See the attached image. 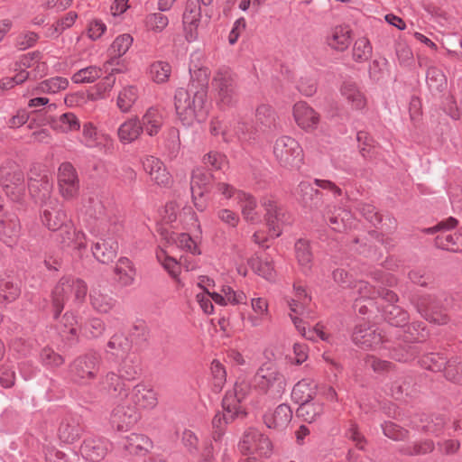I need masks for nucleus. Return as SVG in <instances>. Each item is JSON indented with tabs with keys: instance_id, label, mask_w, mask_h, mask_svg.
<instances>
[{
	"instance_id": "f257e3e1",
	"label": "nucleus",
	"mask_w": 462,
	"mask_h": 462,
	"mask_svg": "<svg viewBox=\"0 0 462 462\" xmlns=\"http://www.w3.org/2000/svg\"><path fill=\"white\" fill-rule=\"evenodd\" d=\"M207 93L204 88L193 93L179 88L174 96V105L177 116L184 125L190 126L195 123H200L207 116L206 108Z\"/></svg>"
},
{
	"instance_id": "f03ea898",
	"label": "nucleus",
	"mask_w": 462,
	"mask_h": 462,
	"mask_svg": "<svg viewBox=\"0 0 462 462\" xmlns=\"http://www.w3.org/2000/svg\"><path fill=\"white\" fill-rule=\"evenodd\" d=\"M87 285L78 279L62 278L54 287L51 293V302L54 317L61 313L66 301L72 300L75 304H80L87 295Z\"/></svg>"
},
{
	"instance_id": "7ed1b4c3",
	"label": "nucleus",
	"mask_w": 462,
	"mask_h": 462,
	"mask_svg": "<svg viewBox=\"0 0 462 462\" xmlns=\"http://www.w3.org/2000/svg\"><path fill=\"white\" fill-rule=\"evenodd\" d=\"M273 155L279 165L287 170L299 169L304 153L300 144L290 136H281L273 144Z\"/></svg>"
},
{
	"instance_id": "20e7f679",
	"label": "nucleus",
	"mask_w": 462,
	"mask_h": 462,
	"mask_svg": "<svg viewBox=\"0 0 462 462\" xmlns=\"http://www.w3.org/2000/svg\"><path fill=\"white\" fill-rule=\"evenodd\" d=\"M162 217L165 223L175 224V227L182 226L187 231L200 233V225L196 213L190 207L177 200L170 201L165 205Z\"/></svg>"
},
{
	"instance_id": "39448f33",
	"label": "nucleus",
	"mask_w": 462,
	"mask_h": 462,
	"mask_svg": "<svg viewBox=\"0 0 462 462\" xmlns=\"http://www.w3.org/2000/svg\"><path fill=\"white\" fill-rule=\"evenodd\" d=\"M255 387L272 398L282 396L286 388L284 376L273 365H263L254 376Z\"/></svg>"
},
{
	"instance_id": "423d86ee",
	"label": "nucleus",
	"mask_w": 462,
	"mask_h": 462,
	"mask_svg": "<svg viewBox=\"0 0 462 462\" xmlns=\"http://www.w3.org/2000/svg\"><path fill=\"white\" fill-rule=\"evenodd\" d=\"M0 182L6 195L13 200H20L25 193L24 175L20 166L8 162L0 168Z\"/></svg>"
},
{
	"instance_id": "0eeeda50",
	"label": "nucleus",
	"mask_w": 462,
	"mask_h": 462,
	"mask_svg": "<svg viewBox=\"0 0 462 462\" xmlns=\"http://www.w3.org/2000/svg\"><path fill=\"white\" fill-rule=\"evenodd\" d=\"M238 448L242 453L269 457L273 454V445L270 438L254 428L248 429L243 435Z\"/></svg>"
},
{
	"instance_id": "6e6552de",
	"label": "nucleus",
	"mask_w": 462,
	"mask_h": 462,
	"mask_svg": "<svg viewBox=\"0 0 462 462\" xmlns=\"http://www.w3.org/2000/svg\"><path fill=\"white\" fill-rule=\"evenodd\" d=\"M40 186L42 194L39 196V199L45 202L46 207L42 211V221L49 229L58 230L64 225L66 214L57 207L56 199L54 202L51 200V183L48 180H42Z\"/></svg>"
},
{
	"instance_id": "1a4fd4ad",
	"label": "nucleus",
	"mask_w": 462,
	"mask_h": 462,
	"mask_svg": "<svg viewBox=\"0 0 462 462\" xmlns=\"http://www.w3.org/2000/svg\"><path fill=\"white\" fill-rule=\"evenodd\" d=\"M217 103L222 108L233 106L237 99L234 76L228 70H219L213 79Z\"/></svg>"
},
{
	"instance_id": "9d476101",
	"label": "nucleus",
	"mask_w": 462,
	"mask_h": 462,
	"mask_svg": "<svg viewBox=\"0 0 462 462\" xmlns=\"http://www.w3.org/2000/svg\"><path fill=\"white\" fill-rule=\"evenodd\" d=\"M292 115L297 125L307 133L315 131L320 122V115L304 101L293 106Z\"/></svg>"
},
{
	"instance_id": "9b49d317",
	"label": "nucleus",
	"mask_w": 462,
	"mask_h": 462,
	"mask_svg": "<svg viewBox=\"0 0 462 462\" xmlns=\"http://www.w3.org/2000/svg\"><path fill=\"white\" fill-rule=\"evenodd\" d=\"M250 391L251 387L249 382L245 379H239L235 383L233 390L226 393L223 400V409L244 416L245 411L242 402Z\"/></svg>"
},
{
	"instance_id": "f8f14e48",
	"label": "nucleus",
	"mask_w": 462,
	"mask_h": 462,
	"mask_svg": "<svg viewBox=\"0 0 462 462\" xmlns=\"http://www.w3.org/2000/svg\"><path fill=\"white\" fill-rule=\"evenodd\" d=\"M58 184L61 196L69 199L79 191V180L74 167L68 162L62 163L59 168Z\"/></svg>"
},
{
	"instance_id": "ddd939ff",
	"label": "nucleus",
	"mask_w": 462,
	"mask_h": 462,
	"mask_svg": "<svg viewBox=\"0 0 462 462\" xmlns=\"http://www.w3.org/2000/svg\"><path fill=\"white\" fill-rule=\"evenodd\" d=\"M263 206L266 211V224L269 226L271 236L277 237L282 231V226L289 221L287 216L282 208H278L276 203L271 199H264Z\"/></svg>"
},
{
	"instance_id": "4468645a",
	"label": "nucleus",
	"mask_w": 462,
	"mask_h": 462,
	"mask_svg": "<svg viewBox=\"0 0 462 462\" xmlns=\"http://www.w3.org/2000/svg\"><path fill=\"white\" fill-rule=\"evenodd\" d=\"M33 60L34 57L31 55H23L20 58L19 61L15 63L16 74L14 77H5L0 79V94L13 88L15 85L23 83L30 77L31 73L26 69L32 65Z\"/></svg>"
},
{
	"instance_id": "2eb2a0df",
	"label": "nucleus",
	"mask_w": 462,
	"mask_h": 462,
	"mask_svg": "<svg viewBox=\"0 0 462 462\" xmlns=\"http://www.w3.org/2000/svg\"><path fill=\"white\" fill-rule=\"evenodd\" d=\"M130 401L139 410H152L158 403L157 393L149 385L139 383L135 385L131 393Z\"/></svg>"
},
{
	"instance_id": "dca6fc26",
	"label": "nucleus",
	"mask_w": 462,
	"mask_h": 462,
	"mask_svg": "<svg viewBox=\"0 0 462 462\" xmlns=\"http://www.w3.org/2000/svg\"><path fill=\"white\" fill-rule=\"evenodd\" d=\"M339 91L345 103L351 110L363 111L366 107L367 99L356 83L345 81Z\"/></svg>"
},
{
	"instance_id": "f3484780",
	"label": "nucleus",
	"mask_w": 462,
	"mask_h": 462,
	"mask_svg": "<svg viewBox=\"0 0 462 462\" xmlns=\"http://www.w3.org/2000/svg\"><path fill=\"white\" fill-rule=\"evenodd\" d=\"M251 310L244 318L253 328L261 326L264 321L270 319L269 302L263 297H253L250 300Z\"/></svg>"
},
{
	"instance_id": "a211bd4d",
	"label": "nucleus",
	"mask_w": 462,
	"mask_h": 462,
	"mask_svg": "<svg viewBox=\"0 0 462 462\" xmlns=\"http://www.w3.org/2000/svg\"><path fill=\"white\" fill-rule=\"evenodd\" d=\"M165 121L163 111L157 106H151L142 116L140 124L143 131L149 136H154L159 134Z\"/></svg>"
},
{
	"instance_id": "6ab92c4d",
	"label": "nucleus",
	"mask_w": 462,
	"mask_h": 462,
	"mask_svg": "<svg viewBox=\"0 0 462 462\" xmlns=\"http://www.w3.org/2000/svg\"><path fill=\"white\" fill-rule=\"evenodd\" d=\"M292 419V411L287 404H280L274 410L266 412L263 422L269 429L283 430Z\"/></svg>"
},
{
	"instance_id": "aec40b11",
	"label": "nucleus",
	"mask_w": 462,
	"mask_h": 462,
	"mask_svg": "<svg viewBox=\"0 0 462 462\" xmlns=\"http://www.w3.org/2000/svg\"><path fill=\"white\" fill-rule=\"evenodd\" d=\"M200 18V7L196 4L189 5L183 14L184 33L188 42H194L198 39Z\"/></svg>"
},
{
	"instance_id": "412c9836",
	"label": "nucleus",
	"mask_w": 462,
	"mask_h": 462,
	"mask_svg": "<svg viewBox=\"0 0 462 462\" xmlns=\"http://www.w3.org/2000/svg\"><path fill=\"white\" fill-rule=\"evenodd\" d=\"M109 450V443L101 439H86L80 448L82 456L89 461L97 462L102 460Z\"/></svg>"
},
{
	"instance_id": "4be33fe9",
	"label": "nucleus",
	"mask_w": 462,
	"mask_h": 462,
	"mask_svg": "<svg viewBox=\"0 0 462 462\" xmlns=\"http://www.w3.org/2000/svg\"><path fill=\"white\" fill-rule=\"evenodd\" d=\"M138 419L134 409L120 404L117 405L111 415V423L118 430H125L133 426Z\"/></svg>"
},
{
	"instance_id": "5701e85b",
	"label": "nucleus",
	"mask_w": 462,
	"mask_h": 462,
	"mask_svg": "<svg viewBox=\"0 0 462 462\" xmlns=\"http://www.w3.org/2000/svg\"><path fill=\"white\" fill-rule=\"evenodd\" d=\"M20 232L21 225L16 215L6 213L0 217V236L5 244L13 243Z\"/></svg>"
},
{
	"instance_id": "b1692460",
	"label": "nucleus",
	"mask_w": 462,
	"mask_h": 462,
	"mask_svg": "<svg viewBox=\"0 0 462 462\" xmlns=\"http://www.w3.org/2000/svg\"><path fill=\"white\" fill-rule=\"evenodd\" d=\"M89 297L92 307L101 313H107L116 305V300L111 296L109 291L104 287L93 288Z\"/></svg>"
},
{
	"instance_id": "393cba45",
	"label": "nucleus",
	"mask_w": 462,
	"mask_h": 462,
	"mask_svg": "<svg viewBox=\"0 0 462 462\" xmlns=\"http://www.w3.org/2000/svg\"><path fill=\"white\" fill-rule=\"evenodd\" d=\"M190 234H199L198 232H189L188 233H176V232H166L162 233L163 239L170 245H175L177 247L184 249L188 252H190L193 254H199L200 252L195 243V241L191 238Z\"/></svg>"
},
{
	"instance_id": "a878e982",
	"label": "nucleus",
	"mask_w": 462,
	"mask_h": 462,
	"mask_svg": "<svg viewBox=\"0 0 462 462\" xmlns=\"http://www.w3.org/2000/svg\"><path fill=\"white\" fill-rule=\"evenodd\" d=\"M213 300L216 304L220 306L245 304L247 296L243 291H235L232 287L225 285L220 292L213 294Z\"/></svg>"
},
{
	"instance_id": "bb28decb",
	"label": "nucleus",
	"mask_w": 462,
	"mask_h": 462,
	"mask_svg": "<svg viewBox=\"0 0 462 462\" xmlns=\"http://www.w3.org/2000/svg\"><path fill=\"white\" fill-rule=\"evenodd\" d=\"M97 363V359L93 356L78 358L73 364V372L79 379L87 382L95 377Z\"/></svg>"
},
{
	"instance_id": "cd10ccee",
	"label": "nucleus",
	"mask_w": 462,
	"mask_h": 462,
	"mask_svg": "<svg viewBox=\"0 0 462 462\" xmlns=\"http://www.w3.org/2000/svg\"><path fill=\"white\" fill-rule=\"evenodd\" d=\"M143 133L138 117H131L125 121L118 128L119 140L124 143H131L137 140Z\"/></svg>"
},
{
	"instance_id": "c85d7f7f",
	"label": "nucleus",
	"mask_w": 462,
	"mask_h": 462,
	"mask_svg": "<svg viewBox=\"0 0 462 462\" xmlns=\"http://www.w3.org/2000/svg\"><path fill=\"white\" fill-rule=\"evenodd\" d=\"M310 301L305 287L301 283L293 285L292 295L286 298V302L292 313L301 314Z\"/></svg>"
},
{
	"instance_id": "c756f323",
	"label": "nucleus",
	"mask_w": 462,
	"mask_h": 462,
	"mask_svg": "<svg viewBox=\"0 0 462 462\" xmlns=\"http://www.w3.org/2000/svg\"><path fill=\"white\" fill-rule=\"evenodd\" d=\"M317 393V384L311 379H302L298 382L291 392L292 399L298 403L310 402Z\"/></svg>"
},
{
	"instance_id": "7c9ffc66",
	"label": "nucleus",
	"mask_w": 462,
	"mask_h": 462,
	"mask_svg": "<svg viewBox=\"0 0 462 462\" xmlns=\"http://www.w3.org/2000/svg\"><path fill=\"white\" fill-rule=\"evenodd\" d=\"M117 243L113 238L101 239L93 247L96 259L103 263L111 262L116 255Z\"/></svg>"
},
{
	"instance_id": "2f4dec72",
	"label": "nucleus",
	"mask_w": 462,
	"mask_h": 462,
	"mask_svg": "<svg viewBox=\"0 0 462 462\" xmlns=\"http://www.w3.org/2000/svg\"><path fill=\"white\" fill-rule=\"evenodd\" d=\"M238 204L245 221L254 224L260 220V214L256 210L255 199L247 193H239Z\"/></svg>"
},
{
	"instance_id": "473e14b6",
	"label": "nucleus",
	"mask_w": 462,
	"mask_h": 462,
	"mask_svg": "<svg viewBox=\"0 0 462 462\" xmlns=\"http://www.w3.org/2000/svg\"><path fill=\"white\" fill-rule=\"evenodd\" d=\"M152 446L149 438L144 435L132 433L125 443V448L133 455H144Z\"/></svg>"
},
{
	"instance_id": "72a5a7b5",
	"label": "nucleus",
	"mask_w": 462,
	"mask_h": 462,
	"mask_svg": "<svg viewBox=\"0 0 462 462\" xmlns=\"http://www.w3.org/2000/svg\"><path fill=\"white\" fill-rule=\"evenodd\" d=\"M351 30L346 25L335 27L328 37L329 46L337 51H345L350 43Z\"/></svg>"
},
{
	"instance_id": "f704fd0d",
	"label": "nucleus",
	"mask_w": 462,
	"mask_h": 462,
	"mask_svg": "<svg viewBox=\"0 0 462 462\" xmlns=\"http://www.w3.org/2000/svg\"><path fill=\"white\" fill-rule=\"evenodd\" d=\"M116 280L122 286H130L133 284L135 276V270L130 260L121 258L118 260L116 268Z\"/></svg>"
},
{
	"instance_id": "c9c22d12",
	"label": "nucleus",
	"mask_w": 462,
	"mask_h": 462,
	"mask_svg": "<svg viewBox=\"0 0 462 462\" xmlns=\"http://www.w3.org/2000/svg\"><path fill=\"white\" fill-rule=\"evenodd\" d=\"M292 322L296 327L297 330L301 334L302 337H306L309 340H317L318 338L330 342L331 336L325 331V328L321 324H317L313 328L306 330L305 326H303V322L297 317H293L291 314Z\"/></svg>"
},
{
	"instance_id": "e433bc0d",
	"label": "nucleus",
	"mask_w": 462,
	"mask_h": 462,
	"mask_svg": "<svg viewBox=\"0 0 462 462\" xmlns=\"http://www.w3.org/2000/svg\"><path fill=\"white\" fill-rule=\"evenodd\" d=\"M353 340L363 347H370L381 341V336L366 326H358L353 333Z\"/></svg>"
},
{
	"instance_id": "4c0bfd02",
	"label": "nucleus",
	"mask_w": 462,
	"mask_h": 462,
	"mask_svg": "<svg viewBox=\"0 0 462 462\" xmlns=\"http://www.w3.org/2000/svg\"><path fill=\"white\" fill-rule=\"evenodd\" d=\"M139 97L138 88L133 85L124 87L116 97V106L123 113L130 111Z\"/></svg>"
},
{
	"instance_id": "58836bf2",
	"label": "nucleus",
	"mask_w": 462,
	"mask_h": 462,
	"mask_svg": "<svg viewBox=\"0 0 462 462\" xmlns=\"http://www.w3.org/2000/svg\"><path fill=\"white\" fill-rule=\"evenodd\" d=\"M103 385L107 393L114 398L124 399L128 396L125 383L114 373L106 374Z\"/></svg>"
},
{
	"instance_id": "ea45409f",
	"label": "nucleus",
	"mask_w": 462,
	"mask_h": 462,
	"mask_svg": "<svg viewBox=\"0 0 462 462\" xmlns=\"http://www.w3.org/2000/svg\"><path fill=\"white\" fill-rule=\"evenodd\" d=\"M69 86V80L63 77H54L42 81L33 90L32 94H55L64 90Z\"/></svg>"
},
{
	"instance_id": "a19ab883",
	"label": "nucleus",
	"mask_w": 462,
	"mask_h": 462,
	"mask_svg": "<svg viewBox=\"0 0 462 462\" xmlns=\"http://www.w3.org/2000/svg\"><path fill=\"white\" fill-rule=\"evenodd\" d=\"M438 247L451 252H458L462 249V234L443 232L436 237Z\"/></svg>"
},
{
	"instance_id": "79ce46f5",
	"label": "nucleus",
	"mask_w": 462,
	"mask_h": 462,
	"mask_svg": "<svg viewBox=\"0 0 462 462\" xmlns=\"http://www.w3.org/2000/svg\"><path fill=\"white\" fill-rule=\"evenodd\" d=\"M209 181L210 174H208L204 169H194L190 181L191 192H195V194H199L200 197H204V194L208 191Z\"/></svg>"
},
{
	"instance_id": "37998d69",
	"label": "nucleus",
	"mask_w": 462,
	"mask_h": 462,
	"mask_svg": "<svg viewBox=\"0 0 462 462\" xmlns=\"http://www.w3.org/2000/svg\"><path fill=\"white\" fill-rule=\"evenodd\" d=\"M171 74V66L165 61H154L148 69L149 78L157 84H162L168 81Z\"/></svg>"
},
{
	"instance_id": "c03bdc74",
	"label": "nucleus",
	"mask_w": 462,
	"mask_h": 462,
	"mask_svg": "<svg viewBox=\"0 0 462 462\" xmlns=\"http://www.w3.org/2000/svg\"><path fill=\"white\" fill-rule=\"evenodd\" d=\"M295 257L301 267L305 271H309L312 263V252L308 241L300 239L295 244Z\"/></svg>"
},
{
	"instance_id": "a18cd8bd",
	"label": "nucleus",
	"mask_w": 462,
	"mask_h": 462,
	"mask_svg": "<svg viewBox=\"0 0 462 462\" xmlns=\"http://www.w3.org/2000/svg\"><path fill=\"white\" fill-rule=\"evenodd\" d=\"M107 136L99 134L97 128L91 124L87 123L83 125L81 143L89 148H94L101 145Z\"/></svg>"
},
{
	"instance_id": "49530a36",
	"label": "nucleus",
	"mask_w": 462,
	"mask_h": 462,
	"mask_svg": "<svg viewBox=\"0 0 462 462\" xmlns=\"http://www.w3.org/2000/svg\"><path fill=\"white\" fill-rule=\"evenodd\" d=\"M358 291L362 297L374 298L375 295H378L389 302H395L398 300L397 295L393 291L384 288L374 289L364 282L358 283Z\"/></svg>"
},
{
	"instance_id": "de8ad7c7",
	"label": "nucleus",
	"mask_w": 462,
	"mask_h": 462,
	"mask_svg": "<svg viewBox=\"0 0 462 462\" xmlns=\"http://www.w3.org/2000/svg\"><path fill=\"white\" fill-rule=\"evenodd\" d=\"M323 412V405L319 402H306L300 404L297 415L307 422H313Z\"/></svg>"
},
{
	"instance_id": "09e8293b",
	"label": "nucleus",
	"mask_w": 462,
	"mask_h": 462,
	"mask_svg": "<svg viewBox=\"0 0 462 462\" xmlns=\"http://www.w3.org/2000/svg\"><path fill=\"white\" fill-rule=\"evenodd\" d=\"M293 354L294 357H291L277 349L275 353H272V356L274 359H282L284 356L288 363L301 365L308 358V346L303 344L295 343L293 345Z\"/></svg>"
},
{
	"instance_id": "8fccbe9b",
	"label": "nucleus",
	"mask_w": 462,
	"mask_h": 462,
	"mask_svg": "<svg viewBox=\"0 0 462 462\" xmlns=\"http://www.w3.org/2000/svg\"><path fill=\"white\" fill-rule=\"evenodd\" d=\"M239 416L242 415L239 413H233L228 410H224V413L216 414L212 420V426L214 429L213 439L215 440H218L222 436L224 426Z\"/></svg>"
},
{
	"instance_id": "3c124183",
	"label": "nucleus",
	"mask_w": 462,
	"mask_h": 462,
	"mask_svg": "<svg viewBox=\"0 0 462 462\" xmlns=\"http://www.w3.org/2000/svg\"><path fill=\"white\" fill-rule=\"evenodd\" d=\"M143 23L147 31L159 33L168 26L169 19L161 13H152L146 15Z\"/></svg>"
},
{
	"instance_id": "603ef678",
	"label": "nucleus",
	"mask_w": 462,
	"mask_h": 462,
	"mask_svg": "<svg viewBox=\"0 0 462 462\" xmlns=\"http://www.w3.org/2000/svg\"><path fill=\"white\" fill-rule=\"evenodd\" d=\"M53 127L63 133L77 131L80 127L78 117L72 113H65L54 121Z\"/></svg>"
},
{
	"instance_id": "864d4df0",
	"label": "nucleus",
	"mask_w": 462,
	"mask_h": 462,
	"mask_svg": "<svg viewBox=\"0 0 462 462\" xmlns=\"http://www.w3.org/2000/svg\"><path fill=\"white\" fill-rule=\"evenodd\" d=\"M20 295V289L11 279H0V300L11 302Z\"/></svg>"
},
{
	"instance_id": "5fc2aeb1",
	"label": "nucleus",
	"mask_w": 462,
	"mask_h": 462,
	"mask_svg": "<svg viewBox=\"0 0 462 462\" xmlns=\"http://www.w3.org/2000/svg\"><path fill=\"white\" fill-rule=\"evenodd\" d=\"M102 75V71L96 66L87 67L77 71L71 78L77 84L92 83Z\"/></svg>"
},
{
	"instance_id": "6e6d98bb",
	"label": "nucleus",
	"mask_w": 462,
	"mask_h": 462,
	"mask_svg": "<svg viewBox=\"0 0 462 462\" xmlns=\"http://www.w3.org/2000/svg\"><path fill=\"white\" fill-rule=\"evenodd\" d=\"M254 271L263 278L273 281L275 278V271L273 262L268 258H258L252 262Z\"/></svg>"
},
{
	"instance_id": "4d7b16f0",
	"label": "nucleus",
	"mask_w": 462,
	"mask_h": 462,
	"mask_svg": "<svg viewBox=\"0 0 462 462\" xmlns=\"http://www.w3.org/2000/svg\"><path fill=\"white\" fill-rule=\"evenodd\" d=\"M372 55V46L365 37L357 39L353 47V58L356 61L367 60Z\"/></svg>"
},
{
	"instance_id": "13d9d810",
	"label": "nucleus",
	"mask_w": 462,
	"mask_h": 462,
	"mask_svg": "<svg viewBox=\"0 0 462 462\" xmlns=\"http://www.w3.org/2000/svg\"><path fill=\"white\" fill-rule=\"evenodd\" d=\"M203 163L211 170L222 171L227 167L228 162L225 154L211 151L203 156Z\"/></svg>"
},
{
	"instance_id": "bf43d9fd",
	"label": "nucleus",
	"mask_w": 462,
	"mask_h": 462,
	"mask_svg": "<svg viewBox=\"0 0 462 462\" xmlns=\"http://www.w3.org/2000/svg\"><path fill=\"white\" fill-rule=\"evenodd\" d=\"M156 257H157V260L164 267V269L172 277H174V278L178 277L180 271V264L178 263V262L174 258L169 256L168 253L163 249H160L159 251H157Z\"/></svg>"
},
{
	"instance_id": "052dcab7",
	"label": "nucleus",
	"mask_w": 462,
	"mask_h": 462,
	"mask_svg": "<svg viewBox=\"0 0 462 462\" xmlns=\"http://www.w3.org/2000/svg\"><path fill=\"white\" fill-rule=\"evenodd\" d=\"M156 257H157V260L164 267V269L172 277H174V278L178 277L180 271V264L178 263V262L174 258L169 256L168 253L163 249H160L159 251H157Z\"/></svg>"
},
{
	"instance_id": "680f3d73",
	"label": "nucleus",
	"mask_w": 462,
	"mask_h": 462,
	"mask_svg": "<svg viewBox=\"0 0 462 462\" xmlns=\"http://www.w3.org/2000/svg\"><path fill=\"white\" fill-rule=\"evenodd\" d=\"M385 319L393 326H403L408 320V315L398 306H388L384 311Z\"/></svg>"
},
{
	"instance_id": "e2e57ef3",
	"label": "nucleus",
	"mask_w": 462,
	"mask_h": 462,
	"mask_svg": "<svg viewBox=\"0 0 462 462\" xmlns=\"http://www.w3.org/2000/svg\"><path fill=\"white\" fill-rule=\"evenodd\" d=\"M427 83L431 89L441 91L446 86V77L439 69L430 67L427 71Z\"/></svg>"
},
{
	"instance_id": "0e129e2a",
	"label": "nucleus",
	"mask_w": 462,
	"mask_h": 462,
	"mask_svg": "<svg viewBox=\"0 0 462 462\" xmlns=\"http://www.w3.org/2000/svg\"><path fill=\"white\" fill-rule=\"evenodd\" d=\"M133 37L128 33L117 36L111 44V50L116 56L121 57L125 55L133 43Z\"/></svg>"
},
{
	"instance_id": "69168bd1",
	"label": "nucleus",
	"mask_w": 462,
	"mask_h": 462,
	"mask_svg": "<svg viewBox=\"0 0 462 462\" xmlns=\"http://www.w3.org/2000/svg\"><path fill=\"white\" fill-rule=\"evenodd\" d=\"M214 386L217 390L222 389L226 380V373L219 361L214 360L210 366Z\"/></svg>"
},
{
	"instance_id": "338daca9",
	"label": "nucleus",
	"mask_w": 462,
	"mask_h": 462,
	"mask_svg": "<svg viewBox=\"0 0 462 462\" xmlns=\"http://www.w3.org/2000/svg\"><path fill=\"white\" fill-rule=\"evenodd\" d=\"M417 308L419 312L428 320L434 323L443 324L446 323L448 320V318L444 315L437 314L435 315L432 313L430 310V307L428 306V302L426 299H421L418 304Z\"/></svg>"
},
{
	"instance_id": "774afa93",
	"label": "nucleus",
	"mask_w": 462,
	"mask_h": 462,
	"mask_svg": "<svg viewBox=\"0 0 462 462\" xmlns=\"http://www.w3.org/2000/svg\"><path fill=\"white\" fill-rule=\"evenodd\" d=\"M217 217L223 224L232 228L236 227L240 222L239 215L229 208L218 209Z\"/></svg>"
}]
</instances>
